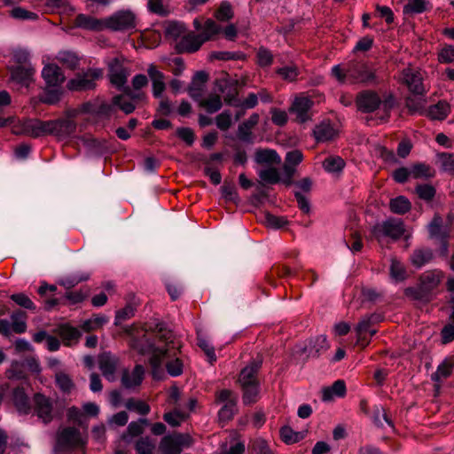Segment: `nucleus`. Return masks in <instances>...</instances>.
I'll return each mask as SVG.
<instances>
[{
    "instance_id": "obj_1",
    "label": "nucleus",
    "mask_w": 454,
    "mask_h": 454,
    "mask_svg": "<svg viewBox=\"0 0 454 454\" xmlns=\"http://www.w3.org/2000/svg\"><path fill=\"white\" fill-rule=\"evenodd\" d=\"M146 331L153 333L159 344L149 343L148 348L152 353L149 359L153 377L161 380L164 376L163 364L168 373L172 377L179 376L184 371V363L177 356L180 353L181 343L172 331L162 322L150 323Z\"/></svg>"
},
{
    "instance_id": "obj_2",
    "label": "nucleus",
    "mask_w": 454,
    "mask_h": 454,
    "mask_svg": "<svg viewBox=\"0 0 454 454\" xmlns=\"http://www.w3.org/2000/svg\"><path fill=\"white\" fill-rule=\"evenodd\" d=\"M356 105L362 113H373L380 110V119L387 121L390 117L391 110L395 106V99L390 93H384L380 97L375 90H364L356 95Z\"/></svg>"
},
{
    "instance_id": "obj_3",
    "label": "nucleus",
    "mask_w": 454,
    "mask_h": 454,
    "mask_svg": "<svg viewBox=\"0 0 454 454\" xmlns=\"http://www.w3.org/2000/svg\"><path fill=\"white\" fill-rule=\"evenodd\" d=\"M443 274L441 270H427L419 277V283L415 287L404 290L406 296L417 301H429L432 292L440 285Z\"/></svg>"
},
{
    "instance_id": "obj_4",
    "label": "nucleus",
    "mask_w": 454,
    "mask_h": 454,
    "mask_svg": "<svg viewBox=\"0 0 454 454\" xmlns=\"http://www.w3.org/2000/svg\"><path fill=\"white\" fill-rule=\"evenodd\" d=\"M348 78L351 83L378 85L382 79L376 67L367 61H351L348 63Z\"/></svg>"
},
{
    "instance_id": "obj_5",
    "label": "nucleus",
    "mask_w": 454,
    "mask_h": 454,
    "mask_svg": "<svg viewBox=\"0 0 454 454\" xmlns=\"http://www.w3.org/2000/svg\"><path fill=\"white\" fill-rule=\"evenodd\" d=\"M80 112L90 114L95 123H105L115 114L114 102H106L101 98H95L81 105Z\"/></svg>"
},
{
    "instance_id": "obj_6",
    "label": "nucleus",
    "mask_w": 454,
    "mask_h": 454,
    "mask_svg": "<svg viewBox=\"0 0 454 454\" xmlns=\"http://www.w3.org/2000/svg\"><path fill=\"white\" fill-rule=\"evenodd\" d=\"M137 17L129 9L114 12L106 17V29L114 32H132L137 30Z\"/></svg>"
},
{
    "instance_id": "obj_7",
    "label": "nucleus",
    "mask_w": 454,
    "mask_h": 454,
    "mask_svg": "<svg viewBox=\"0 0 454 454\" xmlns=\"http://www.w3.org/2000/svg\"><path fill=\"white\" fill-rule=\"evenodd\" d=\"M405 232L403 221L399 218H388L381 223L373 226L372 233L380 242L383 237H389L394 240L399 239Z\"/></svg>"
},
{
    "instance_id": "obj_8",
    "label": "nucleus",
    "mask_w": 454,
    "mask_h": 454,
    "mask_svg": "<svg viewBox=\"0 0 454 454\" xmlns=\"http://www.w3.org/2000/svg\"><path fill=\"white\" fill-rule=\"evenodd\" d=\"M330 348L325 335H318L310 338L302 345L295 348V355L307 360L309 357H317L320 353Z\"/></svg>"
},
{
    "instance_id": "obj_9",
    "label": "nucleus",
    "mask_w": 454,
    "mask_h": 454,
    "mask_svg": "<svg viewBox=\"0 0 454 454\" xmlns=\"http://www.w3.org/2000/svg\"><path fill=\"white\" fill-rule=\"evenodd\" d=\"M103 72L99 68L88 69L85 72L78 74L67 83L70 90L82 91L95 88V81L101 78Z\"/></svg>"
},
{
    "instance_id": "obj_10",
    "label": "nucleus",
    "mask_w": 454,
    "mask_h": 454,
    "mask_svg": "<svg viewBox=\"0 0 454 454\" xmlns=\"http://www.w3.org/2000/svg\"><path fill=\"white\" fill-rule=\"evenodd\" d=\"M84 441L80 431L72 427H65L57 434L56 449L58 450H70L82 446Z\"/></svg>"
},
{
    "instance_id": "obj_11",
    "label": "nucleus",
    "mask_w": 454,
    "mask_h": 454,
    "mask_svg": "<svg viewBox=\"0 0 454 454\" xmlns=\"http://www.w3.org/2000/svg\"><path fill=\"white\" fill-rule=\"evenodd\" d=\"M33 410L43 423H50L53 419V401L41 393L33 396Z\"/></svg>"
},
{
    "instance_id": "obj_12",
    "label": "nucleus",
    "mask_w": 454,
    "mask_h": 454,
    "mask_svg": "<svg viewBox=\"0 0 454 454\" xmlns=\"http://www.w3.org/2000/svg\"><path fill=\"white\" fill-rule=\"evenodd\" d=\"M51 121H42L39 119H27L22 124V131L25 135L36 138L52 133Z\"/></svg>"
},
{
    "instance_id": "obj_13",
    "label": "nucleus",
    "mask_w": 454,
    "mask_h": 454,
    "mask_svg": "<svg viewBox=\"0 0 454 454\" xmlns=\"http://www.w3.org/2000/svg\"><path fill=\"white\" fill-rule=\"evenodd\" d=\"M237 84V81L227 78L215 81L217 90L223 94L224 102L234 106H239V100L237 98L239 94Z\"/></svg>"
},
{
    "instance_id": "obj_14",
    "label": "nucleus",
    "mask_w": 454,
    "mask_h": 454,
    "mask_svg": "<svg viewBox=\"0 0 454 454\" xmlns=\"http://www.w3.org/2000/svg\"><path fill=\"white\" fill-rule=\"evenodd\" d=\"M313 101L304 96L296 97L289 109L290 113L295 115L296 121L303 123L309 119V110Z\"/></svg>"
},
{
    "instance_id": "obj_15",
    "label": "nucleus",
    "mask_w": 454,
    "mask_h": 454,
    "mask_svg": "<svg viewBox=\"0 0 454 454\" xmlns=\"http://www.w3.org/2000/svg\"><path fill=\"white\" fill-rule=\"evenodd\" d=\"M109 79L113 85L122 88L127 82L129 73L123 67L122 62L118 59H113L109 65Z\"/></svg>"
},
{
    "instance_id": "obj_16",
    "label": "nucleus",
    "mask_w": 454,
    "mask_h": 454,
    "mask_svg": "<svg viewBox=\"0 0 454 454\" xmlns=\"http://www.w3.org/2000/svg\"><path fill=\"white\" fill-rule=\"evenodd\" d=\"M403 79L413 94L422 96L426 92L422 83L423 77L420 71L411 68L403 69Z\"/></svg>"
},
{
    "instance_id": "obj_17",
    "label": "nucleus",
    "mask_w": 454,
    "mask_h": 454,
    "mask_svg": "<svg viewBox=\"0 0 454 454\" xmlns=\"http://www.w3.org/2000/svg\"><path fill=\"white\" fill-rule=\"evenodd\" d=\"M74 25L86 30L99 32L106 29V18L98 19L81 13L75 17Z\"/></svg>"
},
{
    "instance_id": "obj_18",
    "label": "nucleus",
    "mask_w": 454,
    "mask_h": 454,
    "mask_svg": "<svg viewBox=\"0 0 454 454\" xmlns=\"http://www.w3.org/2000/svg\"><path fill=\"white\" fill-rule=\"evenodd\" d=\"M11 79L18 83L28 86L33 79L35 69L30 65L9 67Z\"/></svg>"
},
{
    "instance_id": "obj_19",
    "label": "nucleus",
    "mask_w": 454,
    "mask_h": 454,
    "mask_svg": "<svg viewBox=\"0 0 454 454\" xmlns=\"http://www.w3.org/2000/svg\"><path fill=\"white\" fill-rule=\"evenodd\" d=\"M262 359L258 357L252 361L247 367H245L239 374V381L241 386L258 383L256 374L261 368Z\"/></svg>"
},
{
    "instance_id": "obj_20",
    "label": "nucleus",
    "mask_w": 454,
    "mask_h": 454,
    "mask_svg": "<svg viewBox=\"0 0 454 454\" xmlns=\"http://www.w3.org/2000/svg\"><path fill=\"white\" fill-rule=\"evenodd\" d=\"M42 76L48 86L56 87L62 84L65 81V75L60 67L55 64L45 66L42 71Z\"/></svg>"
},
{
    "instance_id": "obj_21",
    "label": "nucleus",
    "mask_w": 454,
    "mask_h": 454,
    "mask_svg": "<svg viewBox=\"0 0 454 454\" xmlns=\"http://www.w3.org/2000/svg\"><path fill=\"white\" fill-rule=\"evenodd\" d=\"M427 231L429 238L436 241L443 238H450V230L443 226V220L439 214H434L427 225Z\"/></svg>"
},
{
    "instance_id": "obj_22",
    "label": "nucleus",
    "mask_w": 454,
    "mask_h": 454,
    "mask_svg": "<svg viewBox=\"0 0 454 454\" xmlns=\"http://www.w3.org/2000/svg\"><path fill=\"white\" fill-rule=\"evenodd\" d=\"M204 41L200 34L189 33L181 38L177 48L181 52L193 53L199 51Z\"/></svg>"
},
{
    "instance_id": "obj_23",
    "label": "nucleus",
    "mask_w": 454,
    "mask_h": 454,
    "mask_svg": "<svg viewBox=\"0 0 454 454\" xmlns=\"http://www.w3.org/2000/svg\"><path fill=\"white\" fill-rule=\"evenodd\" d=\"M117 362V358L110 353H103L98 357L99 369L104 377L109 381H113L114 380Z\"/></svg>"
},
{
    "instance_id": "obj_24",
    "label": "nucleus",
    "mask_w": 454,
    "mask_h": 454,
    "mask_svg": "<svg viewBox=\"0 0 454 454\" xmlns=\"http://www.w3.org/2000/svg\"><path fill=\"white\" fill-rule=\"evenodd\" d=\"M12 402L19 413L28 414L31 411L29 398L23 386L12 390Z\"/></svg>"
},
{
    "instance_id": "obj_25",
    "label": "nucleus",
    "mask_w": 454,
    "mask_h": 454,
    "mask_svg": "<svg viewBox=\"0 0 454 454\" xmlns=\"http://www.w3.org/2000/svg\"><path fill=\"white\" fill-rule=\"evenodd\" d=\"M52 133L59 138H64L74 133L76 129L74 121L68 119L51 120Z\"/></svg>"
},
{
    "instance_id": "obj_26",
    "label": "nucleus",
    "mask_w": 454,
    "mask_h": 454,
    "mask_svg": "<svg viewBox=\"0 0 454 454\" xmlns=\"http://www.w3.org/2000/svg\"><path fill=\"white\" fill-rule=\"evenodd\" d=\"M147 73L153 83V94L155 98H160L166 89L165 75L153 64L148 67Z\"/></svg>"
},
{
    "instance_id": "obj_27",
    "label": "nucleus",
    "mask_w": 454,
    "mask_h": 454,
    "mask_svg": "<svg viewBox=\"0 0 454 454\" xmlns=\"http://www.w3.org/2000/svg\"><path fill=\"white\" fill-rule=\"evenodd\" d=\"M145 370L140 364L134 367L132 372L124 370L121 377V383L126 388H131L141 384Z\"/></svg>"
},
{
    "instance_id": "obj_28",
    "label": "nucleus",
    "mask_w": 454,
    "mask_h": 454,
    "mask_svg": "<svg viewBox=\"0 0 454 454\" xmlns=\"http://www.w3.org/2000/svg\"><path fill=\"white\" fill-rule=\"evenodd\" d=\"M259 121V115L253 114L247 121L239 124L238 128V137L241 141L252 143V129L257 125Z\"/></svg>"
},
{
    "instance_id": "obj_29",
    "label": "nucleus",
    "mask_w": 454,
    "mask_h": 454,
    "mask_svg": "<svg viewBox=\"0 0 454 454\" xmlns=\"http://www.w3.org/2000/svg\"><path fill=\"white\" fill-rule=\"evenodd\" d=\"M433 251L427 247L415 249L411 255V262L416 268H421L433 260Z\"/></svg>"
},
{
    "instance_id": "obj_30",
    "label": "nucleus",
    "mask_w": 454,
    "mask_h": 454,
    "mask_svg": "<svg viewBox=\"0 0 454 454\" xmlns=\"http://www.w3.org/2000/svg\"><path fill=\"white\" fill-rule=\"evenodd\" d=\"M454 368V358L452 356L446 357L437 367L436 372L432 373L431 380L435 382L441 381L442 379L448 378Z\"/></svg>"
},
{
    "instance_id": "obj_31",
    "label": "nucleus",
    "mask_w": 454,
    "mask_h": 454,
    "mask_svg": "<svg viewBox=\"0 0 454 454\" xmlns=\"http://www.w3.org/2000/svg\"><path fill=\"white\" fill-rule=\"evenodd\" d=\"M450 112V105L442 100L431 106L427 111V115L432 120L442 121L447 118Z\"/></svg>"
},
{
    "instance_id": "obj_32",
    "label": "nucleus",
    "mask_w": 454,
    "mask_h": 454,
    "mask_svg": "<svg viewBox=\"0 0 454 454\" xmlns=\"http://www.w3.org/2000/svg\"><path fill=\"white\" fill-rule=\"evenodd\" d=\"M55 333L59 334L63 340L65 345L69 346L73 341H77L81 336L80 332L77 328L73 327L69 325H60Z\"/></svg>"
},
{
    "instance_id": "obj_33",
    "label": "nucleus",
    "mask_w": 454,
    "mask_h": 454,
    "mask_svg": "<svg viewBox=\"0 0 454 454\" xmlns=\"http://www.w3.org/2000/svg\"><path fill=\"white\" fill-rule=\"evenodd\" d=\"M314 136L318 142H326L333 140L336 136V130L330 123H321L314 129Z\"/></svg>"
},
{
    "instance_id": "obj_34",
    "label": "nucleus",
    "mask_w": 454,
    "mask_h": 454,
    "mask_svg": "<svg viewBox=\"0 0 454 454\" xmlns=\"http://www.w3.org/2000/svg\"><path fill=\"white\" fill-rule=\"evenodd\" d=\"M255 161L259 164L280 163L281 159L275 150L260 149L255 152Z\"/></svg>"
},
{
    "instance_id": "obj_35",
    "label": "nucleus",
    "mask_w": 454,
    "mask_h": 454,
    "mask_svg": "<svg viewBox=\"0 0 454 454\" xmlns=\"http://www.w3.org/2000/svg\"><path fill=\"white\" fill-rule=\"evenodd\" d=\"M389 208L394 214L404 215L411 210V204L406 197L398 196L390 200Z\"/></svg>"
},
{
    "instance_id": "obj_36",
    "label": "nucleus",
    "mask_w": 454,
    "mask_h": 454,
    "mask_svg": "<svg viewBox=\"0 0 454 454\" xmlns=\"http://www.w3.org/2000/svg\"><path fill=\"white\" fill-rule=\"evenodd\" d=\"M379 318H380V316H378L376 314H372V315L364 317L356 327V332L357 333L358 338L360 339L361 336L363 334L366 333L367 332H370L371 335L375 334L376 331L375 330L370 331V327L373 323L378 321Z\"/></svg>"
},
{
    "instance_id": "obj_37",
    "label": "nucleus",
    "mask_w": 454,
    "mask_h": 454,
    "mask_svg": "<svg viewBox=\"0 0 454 454\" xmlns=\"http://www.w3.org/2000/svg\"><path fill=\"white\" fill-rule=\"evenodd\" d=\"M27 315L25 312L21 310H18L13 312L11 316L12 324L11 329L15 333H23L27 330V323H26Z\"/></svg>"
},
{
    "instance_id": "obj_38",
    "label": "nucleus",
    "mask_w": 454,
    "mask_h": 454,
    "mask_svg": "<svg viewBox=\"0 0 454 454\" xmlns=\"http://www.w3.org/2000/svg\"><path fill=\"white\" fill-rule=\"evenodd\" d=\"M159 449L162 454H180L182 451L172 434L161 439Z\"/></svg>"
},
{
    "instance_id": "obj_39",
    "label": "nucleus",
    "mask_w": 454,
    "mask_h": 454,
    "mask_svg": "<svg viewBox=\"0 0 454 454\" xmlns=\"http://www.w3.org/2000/svg\"><path fill=\"white\" fill-rule=\"evenodd\" d=\"M280 437L286 444H293L300 442L305 436L303 432L294 431L290 427L285 426L280 429Z\"/></svg>"
},
{
    "instance_id": "obj_40",
    "label": "nucleus",
    "mask_w": 454,
    "mask_h": 454,
    "mask_svg": "<svg viewBox=\"0 0 454 454\" xmlns=\"http://www.w3.org/2000/svg\"><path fill=\"white\" fill-rule=\"evenodd\" d=\"M427 104V100L422 96H419L414 94V96L408 97L406 99V106L409 111L412 114L419 113L422 114L426 112L425 106Z\"/></svg>"
},
{
    "instance_id": "obj_41",
    "label": "nucleus",
    "mask_w": 454,
    "mask_h": 454,
    "mask_svg": "<svg viewBox=\"0 0 454 454\" xmlns=\"http://www.w3.org/2000/svg\"><path fill=\"white\" fill-rule=\"evenodd\" d=\"M389 270L391 278L396 282L403 281L407 278L405 267L396 258L391 259Z\"/></svg>"
},
{
    "instance_id": "obj_42",
    "label": "nucleus",
    "mask_w": 454,
    "mask_h": 454,
    "mask_svg": "<svg viewBox=\"0 0 454 454\" xmlns=\"http://www.w3.org/2000/svg\"><path fill=\"white\" fill-rule=\"evenodd\" d=\"M411 176L415 179L431 178L434 176V171L425 163H416L411 168Z\"/></svg>"
},
{
    "instance_id": "obj_43",
    "label": "nucleus",
    "mask_w": 454,
    "mask_h": 454,
    "mask_svg": "<svg viewBox=\"0 0 454 454\" xmlns=\"http://www.w3.org/2000/svg\"><path fill=\"white\" fill-rule=\"evenodd\" d=\"M221 32V27L212 20H207L202 28V32L200 34L204 43L212 40L215 35Z\"/></svg>"
},
{
    "instance_id": "obj_44",
    "label": "nucleus",
    "mask_w": 454,
    "mask_h": 454,
    "mask_svg": "<svg viewBox=\"0 0 454 454\" xmlns=\"http://www.w3.org/2000/svg\"><path fill=\"white\" fill-rule=\"evenodd\" d=\"M345 166V161L339 156H329L323 161V167L327 172H340Z\"/></svg>"
},
{
    "instance_id": "obj_45",
    "label": "nucleus",
    "mask_w": 454,
    "mask_h": 454,
    "mask_svg": "<svg viewBox=\"0 0 454 454\" xmlns=\"http://www.w3.org/2000/svg\"><path fill=\"white\" fill-rule=\"evenodd\" d=\"M243 389V402L246 404L254 403L258 399L259 383L241 386Z\"/></svg>"
},
{
    "instance_id": "obj_46",
    "label": "nucleus",
    "mask_w": 454,
    "mask_h": 454,
    "mask_svg": "<svg viewBox=\"0 0 454 454\" xmlns=\"http://www.w3.org/2000/svg\"><path fill=\"white\" fill-rule=\"evenodd\" d=\"M108 321L107 317L103 315H94L92 317L85 320L82 324V328L85 332L94 331Z\"/></svg>"
},
{
    "instance_id": "obj_47",
    "label": "nucleus",
    "mask_w": 454,
    "mask_h": 454,
    "mask_svg": "<svg viewBox=\"0 0 454 454\" xmlns=\"http://www.w3.org/2000/svg\"><path fill=\"white\" fill-rule=\"evenodd\" d=\"M415 193L420 200L430 202L434 200L436 194V190L431 184H418L415 187Z\"/></svg>"
},
{
    "instance_id": "obj_48",
    "label": "nucleus",
    "mask_w": 454,
    "mask_h": 454,
    "mask_svg": "<svg viewBox=\"0 0 454 454\" xmlns=\"http://www.w3.org/2000/svg\"><path fill=\"white\" fill-rule=\"evenodd\" d=\"M125 407L129 411H136L140 415H146L150 412V406L142 400H137L135 398H129L127 400L125 403Z\"/></svg>"
},
{
    "instance_id": "obj_49",
    "label": "nucleus",
    "mask_w": 454,
    "mask_h": 454,
    "mask_svg": "<svg viewBox=\"0 0 454 454\" xmlns=\"http://www.w3.org/2000/svg\"><path fill=\"white\" fill-rule=\"evenodd\" d=\"M136 310L137 304L128 303L124 308L116 311L114 324L119 325L121 322L131 318L134 317Z\"/></svg>"
},
{
    "instance_id": "obj_50",
    "label": "nucleus",
    "mask_w": 454,
    "mask_h": 454,
    "mask_svg": "<svg viewBox=\"0 0 454 454\" xmlns=\"http://www.w3.org/2000/svg\"><path fill=\"white\" fill-rule=\"evenodd\" d=\"M233 10L231 3L223 1L215 12V17L220 21H228L233 18Z\"/></svg>"
},
{
    "instance_id": "obj_51",
    "label": "nucleus",
    "mask_w": 454,
    "mask_h": 454,
    "mask_svg": "<svg viewBox=\"0 0 454 454\" xmlns=\"http://www.w3.org/2000/svg\"><path fill=\"white\" fill-rule=\"evenodd\" d=\"M114 108L118 107L126 114H129L134 112L136 106L131 100H126L124 95H117L113 98Z\"/></svg>"
},
{
    "instance_id": "obj_52",
    "label": "nucleus",
    "mask_w": 454,
    "mask_h": 454,
    "mask_svg": "<svg viewBox=\"0 0 454 454\" xmlns=\"http://www.w3.org/2000/svg\"><path fill=\"white\" fill-rule=\"evenodd\" d=\"M276 73L285 81L294 82L299 75L298 67L294 65L285 66L276 70Z\"/></svg>"
},
{
    "instance_id": "obj_53",
    "label": "nucleus",
    "mask_w": 454,
    "mask_h": 454,
    "mask_svg": "<svg viewBox=\"0 0 454 454\" xmlns=\"http://www.w3.org/2000/svg\"><path fill=\"white\" fill-rule=\"evenodd\" d=\"M200 106H203L207 113L214 114L222 108L223 104L219 95H211L201 101Z\"/></svg>"
},
{
    "instance_id": "obj_54",
    "label": "nucleus",
    "mask_w": 454,
    "mask_h": 454,
    "mask_svg": "<svg viewBox=\"0 0 454 454\" xmlns=\"http://www.w3.org/2000/svg\"><path fill=\"white\" fill-rule=\"evenodd\" d=\"M55 380L59 389L65 393H69L74 387L71 378L65 372H59L55 374Z\"/></svg>"
},
{
    "instance_id": "obj_55",
    "label": "nucleus",
    "mask_w": 454,
    "mask_h": 454,
    "mask_svg": "<svg viewBox=\"0 0 454 454\" xmlns=\"http://www.w3.org/2000/svg\"><path fill=\"white\" fill-rule=\"evenodd\" d=\"M236 402L234 400L228 401L219 411L218 416L222 421L231 420L236 412Z\"/></svg>"
},
{
    "instance_id": "obj_56",
    "label": "nucleus",
    "mask_w": 454,
    "mask_h": 454,
    "mask_svg": "<svg viewBox=\"0 0 454 454\" xmlns=\"http://www.w3.org/2000/svg\"><path fill=\"white\" fill-rule=\"evenodd\" d=\"M211 59L219 60L245 59L246 55L241 51H214L210 54Z\"/></svg>"
},
{
    "instance_id": "obj_57",
    "label": "nucleus",
    "mask_w": 454,
    "mask_h": 454,
    "mask_svg": "<svg viewBox=\"0 0 454 454\" xmlns=\"http://www.w3.org/2000/svg\"><path fill=\"white\" fill-rule=\"evenodd\" d=\"M154 448V442L148 436L140 438L136 443L138 454H153Z\"/></svg>"
},
{
    "instance_id": "obj_58",
    "label": "nucleus",
    "mask_w": 454,
    "mask_h": 454,
    "mask_svg": "<svg viewBox=\"0 0 454 454\" xmlns=\"http://www.w3.org/2000/svg\"><path fill=\"white\" fill-rule=\"evenodd\" d=\"M11 299L19 306L30 310H35L36 307L32 300L25 294L19 293L11 295Z\"/></svg>"
},
{
    "instance_id": "obj_59",
    "label": "nucleus",
    "mask_w": 454,
    "mask_h": 454,
    "mask_svg": "<svg viewBox=\"0 0 454 454\" xmlns=\"http://www.w3.org/2000/svg\"><path fill=\"white\" fill-rule=\"evenodd\" d=\"M264 222L267 227L273 229L282 228L288 223L286 217L277 216L270 213L265 214Z\"/></svg>"
},
{
    "instance_id": "obj_60",
    "label": "nucleus",
    "mask_w": 454,
    "mask_h": 454,
    "mask_svg": "<svg viewBox=\"0 0 454 454\" xmlns=\"http://www.w3.org/2000/svg\"><path fill=\"white\" fill-rule=\"evenodd\" d=\"M257 63L260 67H269L273 62V55L270 50L264 47H260L256 53Z\"/></svg>"
},
{
    "instance_id": "obj_61",
    "label": "nucleus",
    "mask_w": 454,
    "mask_h": 454,
    "mask_svg": "<svg viewBox=\"0 0 454 454\" xmlns=\"http://www.w3.org/2000/svg\"><path fill=\"white\" fill-rule=\"evenodd\" d=\"M58 59L70 69H74L79 64L77 56L68 51L60 52L58 56Z\"/></svg>"
},
{
    "instance_id": "obj_62",
    "label": "nucleus",
    "mask_w": 454,
    "mask_h": 454,
    "mask_svg": "<svg viewBox=\"0 0 454 454\" xmlns=\"http://www.w3.org/2000/svg\"><path fill=\"white\" fill-rule=\"evenodd\" d=\"M251 454H274L267 442L263 439H256L251 446Z\"/></svg>"
},
{
    "instance_id": "obj_63",
    "label": "nucleus",
    "mask_w": 454,
    "mask_h": 454,
    "mask_svg": "<svg viewBox=\"0 0 454 454\" xmlns=\"http://www.w3.org/2000/svg\"><path fill=\"white\" fill-rule=\"evenodd\" d=\"M5 374L9 380H23L26 377L22 365L19 362H13L11 367L6 370Z\"/></svg>"
},
{
    "instance_id": "obj_64",
    "label": "nucleus",
    "mask_w": 454,
    "mask_h": 454,
    "mask_svg": "<svg viewBox=\"0 0 454 454\" xmlns=\"http://www.w3.org/2000/svg\"><path fill=\"white\" fill-rule=\"evenodd\" d=\"M259 177L269 184H277L280 181V176L276 168L263 169L259 172Z\"/></svg>"
}]
</instances>
